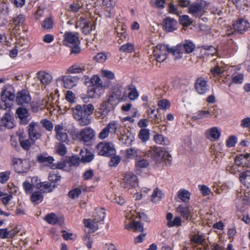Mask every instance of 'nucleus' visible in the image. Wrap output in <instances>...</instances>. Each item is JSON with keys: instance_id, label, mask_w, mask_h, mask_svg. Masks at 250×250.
Here are the masks:
<instances>
[{"instance_id": "1", "label": "nucleus", "mask_w": 250, "mask_h": 250, "mask_svg": "<svg viewBox=\"0 0 250 250\" xmlns=\"http://www.w3.org/2000/svg\"><path fill=\"white\" fill-rule=\"evenodd\" d=\"M105 214V212L104 208H101L96 209L93 220L84 219L83 220L85 227L88 228L91 232L97 230L99 229L98 223L104 221Z\"/></svg>"}, {"instance_id": "2", "label": "nucleus", "mask_w": 250, "mask_h": 250, "mask_svg": "<svg viewBox=\"0 0 250 250\" xmlns=\"http://www.w3.org/2000/svg\"><path fill=\"white\" fill-rule=\"evenodd\" d=\"M149 154L158 163L167 160L171 161V156L165 149L160 147H152L150 148Z\"/></svg>"}, {"instance_id": "3", "label": "nucleus", "mask_w": 250, "mask_h": 250, "mask_svg": "<svg viewBox=\"0 0 250 250\" xmlns=\"http://www.w3.org/2000/svg\"><path fill=\"white\" fill-rule=\"evenodd\" d=\"M73 116L81 126H86L91 123V119L84 113L83 107L80 104L76 105L72 109Z\"/></svg>"}, {"instance_id": "4", "label": "nucleus", "mask_w": 250, "mask_h": 250, "mask_svg": "<svg viewBox=\"0 0 250 250\" xmlns=\"http://www.w3.org/2000/svg\"><path fill=\"white\" fill-rule=\"evenodd\" d=\"M15 171L19 174L28 172L31 167L29 161L26 159L13 158L12 160Z\"/></svg>"}, {"instance_id": "5", "label": "nucleus", "mask_w": 250, "mask_h": 250, "mask_svg": "<svg viewBox=\"0 0 250 250\" xmlns=\"http://www.w3.org/2000/svg\"><path fill=\"white\" fill-rule=\"evenodd\" d=\"M169 52V45L158 44L153 49V54L158 62H164L167 58Z\"/></svg>"}, {"instance_id": "6", "label": "nucleus", "mask_w": 250, "mask_h": 250, "mask_svg": "<svg viewBox=\"0 0 250 250\" xmlns=\"http://www.w3.org/2000/svg\"><path fill=\"white\" fill-rule=\"evenodd\" d=\"M79 81V78L76 76L64 75L58 78L56 82L58 84L66 88H72L76 86Z\"/></svg>"}, {"instance_id": "7", "label": "nucleus", "mask_w": 250, "mask_h": 250, "mask_svg": "<svg viewBox=\"0 0 250 250\" xmlns=\"http://www.w3.org/2000/svg\"><path fill=\"white\" fill-rule=\"evenodd\" d=\"M98 153L102 156H111L116 153V150L112 143L102 142L97 146Z\"/></svg>"}, {"instance_id": "8", "label": "nucleus", "mask_w": 250, "mask_h": 250, "mask_svg": "<svg viewBox=\"0 0 250 250\" xmlns=\"http://www.w3.org/2000/svg\"><path fill=\"white\" fill-rule=\"evenodd\" d=\"M80 137V140L83 142H88L93 139L95 137V132L90 127H87L81 130L80 133H77L73 135V139H77Z\"/></svg>"}, {"instance_id": "9", "label": "nucleus", "mask_w": 250, "mask_h": 250, "mask_svg": "<svg viewBox=\"0 0 250 250\" xmlns=\"http://www.w3.org/2000/svg\"><path fill=\"white\" fill-rule=\"evenodd\" d=\"M116 2L114 0H103L102 7L103 10L99 14L100 16L110 18L114 13Z\"/></svg>"}, {"instance_id": "10", "label": "nucleus", "mask_w": 250, "mask_h": 250, "mask_svg": "<svg viewBox=\"0 0 250 250\" xmlns=\"http://www.w3.org/2000/svg\"><path fill=\"white\" fill-rule=\"evenodd\" d=\"M80 39L78 34L71 32H65L63 35V44L64 45L72 47L79 45Z\"/></svg>"}, {"instance_id": "11", "label": "nucleus", "mask_w": 250, "mask_h": 250, "mask_svg": "<svg viewBox=\"0 0 250 250\" xmlns=\"http://www.w3.org/2000/svg\"><path fill=\"white\" fill-rule=\"evenodd\" d=\"M56 138L58 141L68 144L69 139L67 133L68 131L62 125H57L55 126Z\"/></svg>"}, {"instance_id": "12", "label": "nucleus", "mask_w": 250, "mask_h": 250, "mask_svg": "<svg viewBox=\"0 0 250 250\" xmlns=\"http://www.w3.org/2000/svg\"><path fill=\"white\" fill-rule=\"evenodd\" d=\"M0 98L3 102L13 101L15 98V91L10 85L4 86L0 92Z\"/></svg>"}, {"instance_id": "13", "label": "nucleus", "mask_w": 250, "mask_h": 250, "mask_svg": "<svg viewBox=\"0 0 250 250\" xmlns=\"http://www.w3.org/2000/svg\"><path fill=\"white\" fill-rule=\"evenodd\" d=\"M28 127L29 136L32 141H35L41 138L42 133L39 123L31 122Z\"/></svg>"}, {"instance_id": "14", "label": "nucleus", "mask_w": 250, "mask_h": 250, "mask_svg": "<svg viewBox=\"0 0 250 250\" xmlns=\"http://www.w3.org/2000/svg\"><path fill=\"white\" fill-rule=\"evenodd\" d=\"M77 26L80 27L84 34H90L91 31L95 29V26L92 22L87 19L81 18L77 22Z\"/></svg>"}, {"instance_id": "15", "label": "nucleus", "mask_w": 250, "mask_h": 250, "mask_svg": "<svg viewBox=\"0 0 250 250\" xmlns=\"http://www.w3.org/2000/svg\"><path fill=\"white\" fill-rule=\"evenodd\" d=\"M123 185L125 188H134L138 185V178L133 172H127L123 179Z\"/></svg>"}, {"instance_id": "16", "label": "nucleus", "mask_w": 250, "mask_h": 250, "mask_svg": "<svg viewBox=\"0 0 250 250\" xmlns=\"http://www.w3.org/2000/svg\"><path fill=\"white\" fill-rule=\"evenodd\" d=\"M117 129V124L115 121H111L104 128L98 135V138L103 140L107 138L111 132H115Z\"/></svg>"}, {"instance_id": "17", "label": "nucleus", "mask_w": 250, "mask_h": 250, "mask_svg": "<svg viewBox=\"0 0 250 250\" xmlns=\"http://www.w3.org/2000/svg\"><path fill=\"white\" fill-rule=\"evenodd\" d=\"M89 69L87 64L77 62L69 67L66 70L67 74L83 73L89 71Z\"/></svg>"}, {"instance_id": "18", "label": "nucleus", "mask_w": 250, "mask_h": 250, "mask_svg": "<svg viewBox=\"0 0 250 250\" xmlns=\"http://www.w3.org/2000/svg\"><path fill=\"white\" fill-rule=\"evenodd\" d=\"M205 10L201 3L196 2L191 4L188 7V13L196 18H201L204 15Z\"/></svg>"}, {"instance_id": "19", "label": "nucleus", "mask_w": 250, "mask_h": 250, "mask_svg": "<svg viewBox=\"0 0 250 250\" xmlns=\"http://www.w3.org/2000/svg\"><path fill=\"white\" fill-rule=\"evenodd\" d=\"M15 98L16 102L19 105L29 104L31 100L29 92L26 90H22L18 92Z\"/></svg>"}, {"instance_id": "20", "label": "nucleus", "mask_w": 250, "mask_h": 250, "mask_svg": "<svg viewBox=\"0 0 250 250\" xmlns=\"http://www.w3.org/2000/svg\"><path fill=\"white\" fill-rule=\"evenodd\" d=\"M233 26L234 30L240 33L246 32L250 28V22L243 19H240L235 21Z\"/></svg>"}, {"instance_id": "21", "label": "nucleus", "mask_w": 250, "mask_h": 250, "mask_svg": "<svg viewBox=\"0 0 250 250\" xmlns=\"http://www.w3.org/2000/svg\"><path fill=\"white\" fill-rule=\"evenodd\" d=\"M207 79L203 77L198 78L195 82V88L200 94H205L208 90Z\"/></svg>"}, {"instance_id": "22", "label": "nucleus", "mask_w": 250, "mask_h": 250, "mask_svg": "<svg viewBox=\"0 0 250 250\" xmlns=\"http://www.w3.org/2000/svg\"><path fill=\"white\" fill-rule=\"evenodd\" d=\"M235 164L239 167H250V154H241L236 156Z\"/></svg>"}, {"instance_id": "23", "label": "nucleus", "mask_w": 250, "mask_h": 250, "mask_svg": "<svg viewBox=\"0 0 250 250\" xmlns=\"http://www.w3.org/2000/svg\"><path fill=\"white\" fill-rule=\"evenodd\" d=\"M104 93V86H91L88 90L87 95L91 99L99 98Z\"/></svg>"}, {"instance_id": "24", "label": "nucleus", "mask_w": 250, "mask_h": 250, "mask_svg": "<svg viewBox=\"0 0 250 250\" xmlns=\"http://www.w3.org/2000/svg\"><path fill=\"white\" fill-rule=\"evenodd\" d=\"M177 211L184 219L189 220L193 218V212L189 207L186 205H181L177 208Z\"/></svg>"}, {"instance_id": "25", "label": "nucleus", "mask_w": 250, "mask_h": 250, "mask_svg": "<svg viewBox=\"0 0 250 250\" xmlns=\"http://www.w3.org/2000/svg\"><path fill=\"white\" fill-rule=\"evenodd\" d=\"M37 77L41 83L45 85L48 84L52 80L51 74L45 71H40L37 73Z\"/></svg>"}, {"instance_id": "26", "label": "nucleus", "mask_w": 250, "mask_h": 250, "mask_svg": "<svg viewBox=\"0 0 250 250\" xmlns=\"http://www.w3.org/2000/svg\"><path fill=\"white\" fill-rule=\"evenodd\" d=\"M169 52L173 55L174 60L181 59L182 58L183 55L182 45L180 44H178L175 46H170L169 45Z\"/></svg>"}, {"instance_id": "27", "label": "nucleus", "mask_w": 250, "mask_h": 250, "mask_svg": "<svg viewBox=\"0 0 250 250\" xmlns=\"http://www.w3.org/2000/svg\"><path fill=\"white\" fill-rule=\"evenodd\" d=\"M167 225L168 227H180L182 225V219L180 217H175L173 218V215L168 213L167 215Z\"/></svg>"}, {"instance_id": "28", "label": "nucleus", "mask_w": 250, "mask_h": 250, "mask_svg": "<svg viewBox=\"0 0 250 250\" xmlns=\"http://www.w3.org/2000/svg\"><path fill=\"white\" fill-rule=\"evenodd\" d=\"M16 114L20 119L21 124L26 125L29 122L28 112L27 110L23 107H19L16 110Z\"/></svg>"}, {"instance_id": "29", "label": "nucleus", "mask_w": 250, "mask_h": 250, "mask_svg": "<svg viewBox=\"0 0 250 250\" xmlns=\"http://www.w3.org/2000/svg\"><path fill=\"white\" fill-rule=\"evenodd\" d=\"M164 27L167 32H171L177 29V22L170 17L167 18L163 22Z\"/></svg>"}, {"instance_id": "30", "label": "nucleus", "mask_w": 250, "mask_h": 250, "mask_svg": "<svg viewBox=\"0 0 250 250\" xmlns=\"http://www.w3.org/2000/svg\"><path fill=\"white\" fill-rule=\"evenodd\" d=\"M1 125L8 128H12L15 126L13 118L9 113H6L1 119Z\"/></svg>"}, {"instance_id": "31", "label": "nucleus", "mask_w": 250, "mask_h": 250, "mask_svg": "<svg viewBox=\"0 0 250 250\" xmlns=\"http://www.w3.org/2000/svg\"><path fill=\"white\" fill-rule=\"evenodd\" d=\"M39 181L38 177L34 176L31 178V183L25 181L22 183V187L26 194H31L34 186V184Z\"/></svg>"}, {"instance_id": "32", "label": "nucleus", "mask_w": 250, "mask_h": 250, "mask_svg": "<svg viewBox=\"0 0 250 250\" xmlns=\"http://www.w3.org/2000/svg\"><path fill=\"white\" fill-rule=\"evenodd\" d=\"M206 137L209 139L217 140L221 135V131L217 127H213L206 131Z\"/></svg>"}, {"instance_id": "33", "label": "nucleus", "mask_w": 250, "mask_h": 250, "mask_svg": "<svg viewBox=\"0 0 250 250\" xmlns=\"http://www.w3.org/2000/svg\"><path fill=\"white\" fill-rule=\"evenodd\" d=\"M36 187L42 192L47 193L52 192L55 188L54 185H52L47 182H44L36 184Z\"/></svg>"}, {"instance_id": "34", "label": "nucleus", "mask_w": 250, "mask_h": 250, "mask_svg": "<svg viewBox=\"0 0 250 250\" xmlns=\"http://www.w3.org/2000/svg\"><path fill=\"white\" fill-rule=\"evenodd\" d=\"M127 229H133L136 232H142L144 230V226L142 223L138 221H132L125 226Z\"/></svg>"}, {"instance_id": "35", "label": "nucleus", "mask_w": 250, "mask_h": 250, "mask_svg": "<svg viewBox=\"0 0 250 250\" xmlns=\"http://www.w3.org/2000/svg\"><path fill=\"white\" fill-rule=\"evenodd\" d=\"M240 182L248 188H250V170L242 172L239 175Z\"/></svg>"}, {"instance_id": "36", "label": "nucleus", "mask_w": 250, "mask_h": 250, "mask_svg": "<svg viewBox=\"0 0 250 250\" xmlns=\"http://www.w3.org/2000/svg\"><path fill=\"white\" fill-rule=\"evenodd\" d=\"M190 192L186 189H180L177 193L178 197L183 202L187 203L190 200Z\"/></svg>"}, {"instance_id": "37", "label": "nucleus", "mask_w": 250, "mask_h": 250, "mask_svg": "<svg viewBox=\"0 0 250 250\" xmlns=\"http://www.w3.org/2000/svg\"><path fill=\"white\" fill-rule=\"evenodd\" d=\"M128 98L132 101H134L138 99L139 97V93L135 85L133 84H129L128 85Z\"/></svg>"}, {"instance_id": "38", "label": "nucleus", "mask_w": 250, "mask_h": 250, "mask_svg": "<svg viewBox=\"0 0 250 250\" xmlns=\"http://www.w3.org/2000/svg\"><path fill=\"white\" fill-rule=\"evenodd\" d=\"M120 140L125 145H130L134 140V136L128 131L126 133L121 135L120 137Z\"/></svg>"}, {"instance_id": "39", "label": "nucleus", "mask_w": 250, "mask_h": 250, "mask_svg": "<svg viewBox=\"0 0 250 250\" xmlns=\"http://www.w3.org/2000/svg\"><path fill=\"white\" fill-rule=\"evenodd\" d=\"M180 44L182 45L183 49H185L186 53L188 54L192 52L195 48V45L189 40H186Z\"/></svg>"}, {"instance_id": "40", "label": "nucleus", "mask_w": 250, "mask_h": 250, "mask_svg": "<svg viewBox=\"0 0 250 250\" xmlns=\"http://www.w3.org/2000/svg\"><path fill=\"white\" fill-rule=\"evenodd\" d=\"M154 140L156 144L159 145H168L170 143L169 140L167 138L160 134H157L154 135Z\"/></svg>"}, {"instance_id": "41", "label": "nucleus", "mask_w": 250, "mask_h": 250, "mask_svg": "<svg viewBox=\"0 0 250 250\" xmlns=\"http://www.w3.org/2000/svg\"><path fill=\"white\" fill-rule=\"evenodd\" d=\"M32 202L35 204H39L43 200V196L40 191H35L32 193L30 197Z\"/></svg>"}, {"instance_id": "42", "label": "nucleus", "mask_w": 250, "mask_h": 250, "mask_svg": "<svg viewBox=\"0 0 250 250\" xmlns=\"http://www.w3.org/2000/svg\"><path fill=\"white\" fill-rule=\"evenodd\" d=\"M164 194L162 191L158 188L154 189L151 195V201L154 203H158L163 197Z\"/></svg>"}, {"instance_id": "43", "label": "nucleus", "mask_w": 250, "mask_h": 250, "mask_svg": "<svg viewBox=\"0 0 250 250\" xmlns=\"http://www.w3.org/2000/svg\"><path fill=\"white\" fill-rule=\"evenodd\" d=\"M149 165V162L146 159H136L135 164V167L137 170H140L142 169L147 167Z\"/></svg>"}, {"instance_id": "44", "label": "nucleus", "mask_w": 250, "mask_h": 250, "mask_svg": "<svg viewBox=\"0 0 250 250\" xmlns=\"http://www.w3.org/2000/svg\"><path fill=\"white\" fill-rule=\"evenodd\" d=\"M212 116V114L208 110H199L196 113V115L193 117L194 120L202 119L205 118H209Z\"/></svg>"}, {"instance_id": "45", "label": "nucleus", "mask_w": 250, "mask_h": 250, "mask_svg": "<svg viewBox=\"0 0 250 250\" xmlns=\"http://www.w3.org/2000/svg\"><path fill=\"white\" fill-rule=\"evenodd\" d=\"M139 157V150L134 148H130L125 150V158L133 159Z\"/></svg>"}, {"instance_id": "46", "label": "nucleus", "mask_w": 250, "mask_h": 250, "mask_svg": "<svg viewBox=\"0 0 250 250\" xmlns=\"http://www.w3.org/2000/svg\"><path fill=\"white\" fill-rule=\"evenodd\" d=\"M19 142L21 147L26 150H28L31 146V143L29 139H25L22 135L19 136Z\"/></svg>"}, {"instance_id": "47", "label": "nucleus", "mask_w": 250, "mask_h": 250, "mask_svg": "<svg viewBox=\"0 0 250 250\" xmlns=\"http://www.w3.org/2000/svg\"><path fill=\"white\" fill-rule=\"evenodd\" d=\"M116 30L118 37L120 38L122 41L125 40L128 38L125 30L122 25H118L116 28Z\"/></svg>"}, {"instance_id": "48", "label": "nucleus", "mask_w": 250, "mask_h": 250, "mask_svg": "<svg viewBox=\"0 0 250 250\" xmlns=\"http://www.w3.org/2000/svg\"><path fill=\"white\" fill-rule=\"evenodd\" d=\"M138 136L140 139L143 142L147 141L149 139V130L146 128L141 129Z\"/></svg>"}, {"instance_id": "49", "label": "nucleus", "mask_w": 250, "mask_h": 250, "mask_svg": "<svg viewBox=\"0 0 250 250\" xmlns=\"http://www.w3.org/2000/svg\"><path fill=\"white\" fill-rule=\"evenodd\" d=\"M109 111V110L107 108V103H103L100 105L97 111V113L102 116V118H104L107 115Z\"/></svg>"}, {"instance_id": "50", "label": "nucleus", "mask_w": 250, "mask_h": 250, "mask_svg": "<svg viewBox=\"0 0 250 250\" xmlns=\"http://www.w3.org/2000/svg\"><path fill=\"white\" fill-rule=\"evenodd\" d=\"M179 16V22L184 26L188 27L192 23V20L188 15H183Z\"/></svg>"}, {"instance_id": "51", "label": "nucleus", "mask_w": 250, "mask_h": 250, "mask_svg": "<svg viewBox=\"0 0 250 250\" xmlns=\"http://www.w3.org/2000/svg\"><path fill=\"white\" fill-rule=\"evenodd\" d=\"M122 52L129 53L134 51V46L133 43H127L122 45L119 49Z\"/></svg>"}, {"instance_id": "52", "label": "nucleus", "mask_w": 250, "mask_h": 250, "mask_svg": "<svg viewBox=\"0 0 250 250\" xmlns=\"http://www.w3.org/2000/svg\"><path fill=\"white\" fill-rule=\"evenodd\" d=\"M224 71V69L218 65L215 66L210 70V74L213 77H218L221 76Z\"/></svg>"}, {"instance_id": "53", "label": "nucleus", "mask_w": 250, "mask_h": 250, "mask_svg": "<svg viewBox=\"0 0 250 250\" xmlns=\"http://www.w3.org/2000/svg\"><path fill=\"white\" fill-rule=\"evenodd\" d=\"M37 159L38 161L40 163H44L51 165L54 161L53 157L51 156H46L44 155H39Z\"/></svg>"}, {"instance_id": "54", "label": "nucleus", "mask_w": 250, "mask_h": 250, "mask_svg": "<svg viewBox=\"0 0 250 250\" xmlns=\"http://www.w3.org/2000/svg\"><path fill=\"white\" fill-rule=\"evenodd\" d=\"M53 20L50 17L45 19L42 23V27L45 29H51L53 28Z\"/></svg>"}, {"instance_id": "55", "label": "nucleus", "mask_w": 250, "mask_h": 250, "mask_svg": "<svg viewBox=\"0 0 250 250\" xmlns=\"http://www.w3.org/2000/svg\"><path fill=\"white\" fill-rule=\"evenodd\" d=\"M44 220L48 223L53 225L56 224L58 221V217L54 213L47 214L45 216Z\"/></svg>"}, {"instance_id": "56", "label": "nucleus", "mask_w": 250, "mask_h": 250, "mask_svg": "<svg viewBox=\"0 0 250 250\" xmlns=\"http://www.w3.org/2000/svg\"><path fill=\"white\" fill-rule=\"evenodd\" d=\"M11 174V172L10 170L0 172V183L1 184L6 183L9 180Z\"/></svg>"}, {"instance_id": "57", "label": "nucleus", "mask_w": 250, "mask_h": 250, "mask_svg": "<svg viewBox=\"0 0 250 250\" xmlns=\"http://www.w3.org/2000/svg\"><path fill=\"white\" fill-rule=\"evenodd\" d=\"M204 236L199 234L194 235L190 238L191 242L197 244H202L204 242Z\"/></svg>"}, {"instance_id": "58", "label": "nucleus", "mask_w": 250, "mask_h": 250, "mask_svg": "<svg viewBox=\"0 0 250 250\" xmlns=\"http://www.w3.org/2000/svg\"><path fill=\"white\" fill-rule=\"evenodd\" d=\"M90 82L92 83L91 86H104L103 82L100 78L97 75H93L90 79Z\"/></svg>"}, {"instance_id": "59", "label": "nucleus", "mask_w": 250, "mask_h": 250, "mask_svg": "<svg viewBox=\"0 0 250 250\" xmlns=\"http://www.w3.org/2000/svg\"><path fill=\"white\" fill-rule=\"evenodd\" d=\"M55 149L57 153L61 156L65 155L67 151L65 146L61 143H58L56 146Z\"/></svg>"}, {"instance_id": "60", "label": "nucleus", "mask_w": 250, "mask_h": 250, "mask_svg": "<svg viewBox=\"0 0 250 250\" xmlns=\"http://www.w3.org/2000/svg\"><path fill=\"white\" fill-rule=\"evenodd\" d=\"M94 159V154L90 151L86 150L84 155H83L81 160L83 163H88Z\"/></svg>"}, {"instance_id": "61", "label": "nucleus", "mask_w": 250, "mask_h": 250, "mask_svg": "<svg viewBox=\"0 0 250 250\" xmlns=\"http://www.w3.org/2000/svg\"><path fill=\"white\" fill-rule=\"evenodd\" d=\"M101 74L102 77L107 79L113 80L115 78L114 73L110 70L102 69L101 71Z\"/></svg>"}, {"instance_id": "62", "label": "nucleus", "mask_w": 250, "mask_h": 250, "mask_svg": "<svg viewBox=\"0 0 250 250\" xmlns=\"http://www.w3.org/2000/svg\"><path fill=\"white\" fill-rule=\"evenodd\" d=\"M158 106L163 110H167L170 105V102L167 99H162L158 103Z\"/></svg>"}, {"instance_id": "63", "label": "nucleus", "mask_w": 250, "mask_h": 250, "mask_svg": "<svg viewBox=\"0 0 250 250\" xmlns=\"http://www.w3.org/2000/svg\"><path fill=\"white\" fill-rule=\"evenodd\" d=\"M25 21V17L22 14H20L13 19V23L16 26L22 25Z\"/></svg>"}, {"instance_id": "64", "label": "nucleus", "mask_w": 250, "mask_h": 250, "mask_svg": "<svg viewBox=\"0 0 250 250\" xmlns=\"http://www.w3.org/2000/svg\"><path fill=\"white\" fill-rule=\"evenodd\" d=\"M82 6L83 4L81 2H74L70 5V10L74 13H76L81 9Z\"/></svg>"}]
</instances>
